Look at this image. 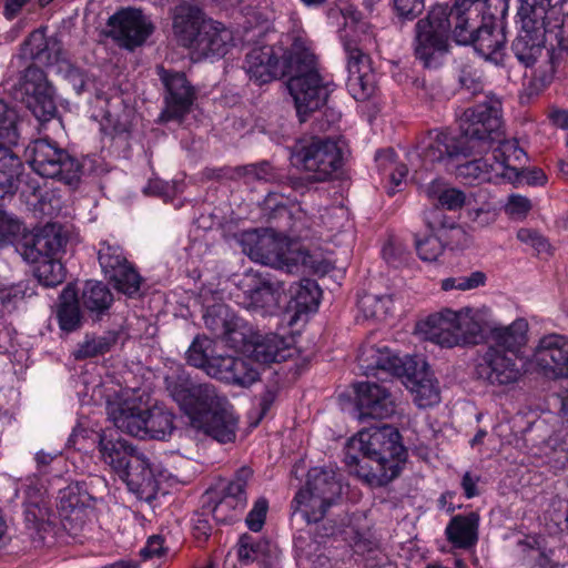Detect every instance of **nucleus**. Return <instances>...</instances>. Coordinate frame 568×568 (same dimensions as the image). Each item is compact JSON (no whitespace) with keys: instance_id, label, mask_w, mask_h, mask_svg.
Returning a JSON list of instances; mask_svg holds the SVG:
<instances>
[{"instance_id":"nucleus-1","label":"nucleus","mask_w":568,"mask_h":568,"mask_svg":"<svg viewBox=\"0 0 568 568\" xmlns=\"http://www.w3.org/2000/svg\"><path fill=\"white\" fill-rule=\"evenodd\" d=\"M357 361L363 374L373 378L354 384L357 418L378 423L347 443L344 462L351 474L371 486H385L390 481V426L382 420L389 416L390 351L386 344L365 345Z\"/></svg>"},{"instance_id":"nucleus-2","label":"nucleus","mask_w":568,"mask_h":568,"mask_svg":"<svg viewBox=\"0 0 568 568\" xmlns=\"http://www.w3.org/2000/svg\"><path fill=\"white\" fill-rule=\"evenodd\" d=\"M480 0H454L452 7L436 4L416 23L415 54L426 68H437L449 49V37L467 45L485 24Z\"/></svg>"},{"instance_id":"nucleus-3","label":"nucleus","mask_w":568,"mask_h":568,"mask_svg":"<svg viewBox=\"0 0 568 568\" xmlns=\"http://www.w3.org/2000/svg\"><path fill=\"white\" fill-rule=\"evenodd\" d=\"M285 77H288L287 88L294 100L297 118L301 123L306 122L325 105L329 90L320 74L315 54L302 38H295L291 44Z\"/></svg>"},{"instance_id":"nucleus-4","label":"nucleus","mask_w":568,"mask_h":568,"mask_svg":"<svg viewBox=\"0 0 568 568\" xmlns=\"http://www.w3.org/2000/svg\"><path fill=\"white\" fill-rule=\"evenodd\" d=\"M98 449L108 464L130 491L141 500L152 503L159 491V480L155 478L146 456L128 440L113 437L105 432L99 435Z\"/></svg>"},{"instance_id":"nucleus-5","label":"nucleus","mask_w":568,"mask_h":568,"mask_svg":"<svg viewBox=\"0 0 568 568\" xmlns=\"http://www.w3.org/2000/svg\"><path fill=\"white\" fill-rule=\"evenodd\" d=\"M341 39L346 53L347 90L356 101H366L376 89L371 57L362 48L372 41L371 24L361 21L346 33H342Z\"/></svg>"},{"instance_id":"nucleus-6","label":"nucleus","mask_w":568,"mask_h":568,"mask_svg":"<svg viewBox=\"0 0 568 568\" xmlns=\"http://www.w3.org/2000/svg\"><path fill=\"white\" fill-rule=\"evenodd\" d=\"M291 162L298 170L308 173L312 182H326L342 169L343 152L332 139L305 136L291 148Z\"/></svg>"},{"instance_id":"nucleus-7","label":"nucleus","mask_w":568,"mask_h":568,"mask_svg":"<svg viewBox=\"0 0 568 568\" xmlns=\"http://www.w3.org/2000/svg\"><path fill=\"white\" fill-rule=\"evenodd\" d=\"M457 135L468 156L488 152L503 136L499 103H480L467 109L459 119Z\"/></svg>"},{"instance_id":"nucleus-8","label":"nucleus","mask_w":568,"mask_h":568,"mask_svg":"<svg viewBox=\"0 0 568 568\" xmlns=\"http://www.w3.org/2000/svg\"><path fill=\"white\" fill-rule=\"evenodd\" d=\"M341 494L342 484L333 470L312 468L307 473L305 488L297 491L292 508L302 511L307 523L317 524Z\"/></svg>"},{"instance_id":"nucleus-9","label":"nucleus","mask_w":568,"mask_h":568,"mask_svg":"<svg viewBox=\"0 0 568 568\" xmlns=\"http://www.w3.org/2000/svg\"><path fill=\"white\" fill-rule=\"evenodd\" d=\"M106 487L99 476L68 485L59 491L58 511L61 524L71 536H78L87 526L90 509L93 508L98 494Z\"/></svg>"},{"instance_id":"nucleus-10","label":"nucleus","mask_w":568,"mask_h":568,"mask_svg":"<svg viewBox=\"0 0 568 568\" xmlns=\"http://www.w3.org/2000/svg\"><path fill=\"white\" fill-rule=\"evenodd\" d=\"M30 165L43 178L57 179L64 184L77 187L82 175V164L65 149L50 139H38L29 148Z\"/></svg>"},{"instance_id":"nucleus-11","label":"nucleus","mask_w":568,"mask_h":568,"mask_svg":"<svg viewBox=\"0 0 568 568\" xmlns=\"http://www.w3.org/2000/svg\"><path fill=\"white\" fill-rule=\"evenodd\" d=\"M393 376L400 378L417 407L425 409L440 403L439 382L423 357L393 355Z\"/></svg>"},{"instance_id":"nucleus-12","label":"nucleus","mask_w":568,"mask_h":568,"mask_svg":"<svg viewBox=\"0 0 568 568\" xmlns=\"http://www.w3.org/2000/svg\"><path fill=\"white\" fill-rule=\"evenodd\" d=\"M517 17L523 28L551 36L562 30L568 0H520Z\"/></svg>"},{"instance_id":"nucleus-13","label":"nucleus","mask_w":568,"mask_h":568,"mask_svg":"<svg viewBox=\"0 0 568 568\" xmlns=\"http://www.w3.org/2000/svg\"><path fill=\"white\" fill-rule=\"evenodd\" d=\"M156 74L164 87L165 108L161 113V120L182 121L196 100V89L183 72L158 65Z\"/></svg>"},{"instance_id":"nucleus-14","label":"nucleus","mask_w":568,"mask_h":568,"mask_svg":"<svg viewBox=\"0 0 568 568\" xmlns=\"http://www.w3.org/2000/svg\"><path fill=\"white\" fill-rule=\"evenodd\" d=\"M20 93L21 102L39 122H49L57 115L54 90L40 68L30 65L24 70Z\"/></svg>"},{"instance_id":"nucleus-15","label":"nucleus","mask_w":568,"mask_h":568,"mask_svg":"<svg viewBox=\"0 0 568 568\" xmlns=\"http://www.w3.org/2000/svg\"><path fill=\"white\" fill-rule=\"evenodd\" d=\"M102 272L119 292L134 297L140 294L143 278L128 261L119 245L102 243L98 252Z\"/></svg>"},{"instance_id":"nucleus-16","label":"nucleus","mask_w":568,"mask_h":568,"mask_svg":"<svg viewBox=\"0 0 568 568\" xmlns=\"http://www.w3.org/2000/svg\"><path fill=\"white\" fill-rule=\"evenodd\" d=\"M241 304L261 314L273 313L277 308L283 291L280 282H274L268 273L248 271L239 283Z\"/></svg>"},{"instance_id":"nucleus-17","label":"nucleus","mask_w":568,"mask_h":568,"mask_svg":"<svg viewBox=\"0 0 568 568\" xmlns=\"http://www.w3.org/2000/svg\"><path fill=\"white\" fill-rule=\"evenodd\" d=\"M487 348L476 366L478 378L494 386L516 383L525 372L526 357Z\"/></svg>"},{"instance_id":"nucleus-18","label":"nucleus","mask_w":568,"mask_h":568,"mask_svg":"<svg viewBox=\"0 0 568 568\" xmlns=\"http://www.w3.org/2000/svg\"><path fill=\"white\" fill-rule=\"evenodd\" d=\"M22 170L19 156L10 148H0V200L16 193ZM20 232V222L0 211V247L12 243Z\"/></svg>"},{"instance_id":"nucleus-19","label":"nucleus","mask_w":568,"mask_h":568,"mask_svg":"<svg viewBox=\"0 0 568 568\" xmlns=\"http://www.w3.org/2000/svg\"><path fill=\"white\" fill-rule=\"evenodd\" d=\"M67 241L60 224L48 223L43 227L22 234L16 248L23 260L36 263L58 255Z\"/></svg>"},{"instance_id":"nucleus-20","label":"nucleus","mask_w":568,"mask_h":568,"mask_svg":"<svg viewBox=\"0 0 568 568\" xmlns=\"http://www.w3.org/2000/svg\"><path fill=\"white\" fill-rule=\"evenodd\" d=\"M241 245L243 252L254 262L274 268H286L288 273L297 267V263L288 256L284 244L273 236L258 235L255 231L246 232L242 235Z\"/></svg>"},{"instance_id":"nucleus-21","label":"nucleus","mask_w":568,"mask_h":568,"mask_svg":"<svg viewBox=\"0 0 568 568\" xmlns=\"http://www.w3.org/2000/svg\"><path fill=\"white\" fill-rule=\"evenodd\" d=\"M290 57L291 47L281 60L272 45L255 47L247 52L243 68L251 80L264 84L286 75Z\"/></svg>"},{"instance_id":"nucleus-22","label":"nucleus","mask_w":568,"mask_h":568,"mask_svg":"<svg viewBox=\"0 0 568 568\" xmlns=\"http://www.w3.org/2000/svg\"><path fill=\"white\" fill-rule=\"evenodd\" d=\"M531 362L546 375L568 378V337L559 334L544 336Z\"/></svg>"},{"instance_id":"nucleus-23","label":"nucleus","mask_w":568,"mask_h":568,"mask_svg":"<svg viewBox=\"0 0 568 568\" xmlns=\"http://www.w3.org/2000/svg\"><path fill=\"white\" fill-rule=\"evenodd\" d=\"M112 33L123 47L141 45L152 33L153 27L139 9L121 10L109 19Z\"/></svg>"},{"instance_id":"nucleus-24","label":"nucleus","mask_w":568,"mask_h":568,"mask_svg":"<svg viewBox=\"0 0 568 568\" xmlns=\"http://www.w3.org/2000/svg\"><path fill=\"white\" fill-rule=\"evenodd\" d=\"M456 315L452 310H443L428 315L416 324V333L424 339L452 348L458 345Z\"/></svg>"},{"instance_id":"nucleus-25","label":"nucleus","mask_w":568,"mask_h":568,"mask_svg":"<svg viewBox=\"0 0 568 568\" xmlns=\"http://www.w3.org/2000/svg\"><path fill=\"white\" fill-rule=\"evenodd\" d=\"M419 156L425 165L445 163L448 165L459 156L467 158L458 135H450L444 132H430L422 142Z\"/></svg>"},{"instance_id":"nucleus-26","label":"nucleus","mask_w":568,"mask_h":568,"mask_svg":"<svg viewBox=\"0 0 568 568\" xmlns=\"http://www.w3.org/2000/svg\"><path fill=\"white\" fill-rule=\"evenodd\" d=\"M467 45H471L486 61L504 65L506 34L494 16L486 18L485 24Z\"/></svg>"},{"instance_id":"nucleus-27","label":"nucleus","mask_w":568,"mask_h":568,"mask_svg":"<svg viewBox=\"0 0 568 568\" xmlns=\"http://www.w3.org/2000/svg\"><path fill=\"white\" fill-rule=\"evenodd\" d=\"M239 419L232 410L230 402L204 416L191 427L221 444L232 443L236 438Z\"/></svg>"},{"instance_id":"nucleus-28","label":"nucleus","mask_w":568,"mask_h":568,"mask_svg":"<svg viewBox=\"0 0 568 568\" xmlns=\"http://www.w3.org/2000/svg\"><path fill=\"white\" fill-rule=\"evenodd\" d=\"M172 19L173 33L178 42L189 49L194 44L202 27L207 20L202 9L191 3L176 6Z\"/></svg>"},{"instance_id":"nucleus-29","label":"nucleus","mask_w":568,"mask_h":568,"mask_svg":"<svg viewBox=\"0 0 568 568\" xmlns=\"http://www.w3.org/2000/svg\"><path fill=\"white\" fill-rule=\"evenodd\" d=\"M227 398L221 395L211 383H199L186 400L182 410L190 419V425L202 420L204 416L220 406L227 404Z\"/></svg>"},{"instance_id":"nucleus-30","label":"nucleus","mask_w":568,"mask_h":568,"mask_svg":"<svg viewBox=\"0 0 568 568\" xmlns=\"http://www.w3.org/2000/svg\"><path fill=\"white\" fill-rule=\"evenodd\" d=\"M544 55L545 59L536 70V78L542 85H547L561 67L568 65V37L562 30L548 36Z\"/></svg>"},{"instance_id":"nucleus-31","label":"nucleus","mask_w":568,"mask_h":568,"mask_svg":"<svg viewBox=\"0 0 568 568\" xmlns=\"http://www.w3.org/2000/svg\"><path fill=\"white\" fill-rule=\"evenodd\" d=\"M145 414L146 408L133 400L112 404L108 412L109 419L119 430L140 439H145Z\"/></svg>"},{"instance_id":"nucleus-32","label":"nucleus","mask_w":568,"mask_h":568,"mask_svg":"<svg viewBox=\"0 0 568 568\" xmlns=\"http://www.w3.org/2000/svg\"><path fill=\"white\" fill-rule=\"evenodd\" d=\"M232 40L233 36L230 29L221 22L207 19L190 49H194L205 57L210 54L224 55Z\"/></svg>"},{"instance_id":"nucleus-33","label":"nucleus","mask_w":568,"mask_h":568,"mask_svg":"<svg viewBox=\"0 0 568 568\" xmlns=\"http://www.w3.org/2000/svg\"><path fill=\"white\" fill-rule=\"evenodd\" d=\"M280 554L277 546L248 534L242 535L237 544V556L244 564L257 561L263 568H277Z\"/></svg>"},{"instance_id":"nucleus-34","label":"nucleus","mask_w":568,"mask_h":568,"mask_svg":"<svg viewBox=\"0 0 568 568\" xmlns=\"http://www.w3.org/2000/svg\"><path fill=\"white\" fill-rule=\"evenodd\" d=\"M528 323L518 318L508 326L496 327L491 331L488 348H499L501 353L524 356L523 348L527 343Z\"/></svg>"},{"instance_id":"nucleus-35","label":"nucleus","mask_w":568,"mask_h":568,"mask_svg":"<svg viewBox=\"0 0 568 568\" xmlns=\"http://www.w3.org/2000/svg\"><path fill=\"white\" fill-rule=\"evenodd\" d=\"M547 41L548 36L539 32L535 34L530 29L520 26L519 33L513 41L511 50L517 60L529 68L544 57Z\"/></svg>"},{"instance_id":"nucleus-36","label":"nucleus","mask_w":568,"mask_h":568,"mask_svg":"<svg viewBox=\"0 0 568 568\" xmlns=\"http://www.w3.org/2000/svg\"><path fill=\"white\" fill-rule=\"evenodd\" d=\"M203 321L205 327L216 338L234 341L233 334L240 326V318L225 304H214L209 306L204 314Z\"/></svg>"},{"instance_id":"nucleus-37","label":"nucleus","mask_w":568,"mask_h":568,"mask_svg":"<svg viewBox=\"0 0 568 568\" xmlns=\"http://www.w3.org/2000/svg\"><path fill=\"white\" fill-rule=\"evenodd\" d=\"M479 515H456L446 527L447 540L456 548L468 549L478 540Z\"/></svg>"},{"instance_id":"nucleus-38","label":"nucleus","mask_w":568,"mask_h":568,"mask_svg":"<svg viewBox=\"0 0 568 568\" xmlns=\"http://www.w3.org/2000/svg\"><path fill=\"white\" fill-rule=\"evenodd\" d=\"M253 355L257 362L281 363L293 355L290 343L277 334H267L254 343Z\"/></svg>"},{"instance_id":"nucleus-39","label":"nucleus","mask_w":568,"mask_h":568,"mask_svg":"<svg viewBox=\"0 0 568 568\" xmlns=\"http://www.w3.org/2000/svg\"><path fill=\"white\" fill-rule=\"evenodd\" d=\"M57 317L60 328L68 333L79 329L82 325L78 293L71 285L65 286L60 294Z\"/></svg>"},{"instance_id":"nucleus-40","label":"nucleus","mask_w":568,"mask_h":568,"mask_svg":"<svg viewBox=\"0 0 568 568\" xmlns=\"http://www.w3.org/2000/svg\"><path fill=\"white\" fill-rule=\"evenodd\" d=\"M83 307L97 318L105 314L113 303V294L102 282L88 281L81 294Z\"/></svg>"},{"instance_id":"nucleus-41","label":"nucleus","mask_w":568,"mask_h":568,"mask_svg":"<svg viewBox=\"0 0 568 568\" xmlns=\"http://www.w3.org/2000/svg\"><path fill=\"white\" fill-rule=\"evenodd\" d=\"M120 337V331H108L99 336H85V339L74 349L73 357L77 361H83L104 355L119 343Z\"/></svg>"},{"instance_id":"nucleus-42","label":"nucleus","mask_w":568,"mask_h":568,"mask_svg":"<svg viewBox=\"0 0 568 568\" xmlns=\"http://www.w3.org/2000/svg\"><path fill=\"white\" fill-rule=\"evenodd\" d=\"M495 144L497 146L494 145L490 149L493 150L491 160L495 164L496 173L505 179L510 169H516V166L511 165V161L520 162L526 156V153L519 148L516 140H506L504 133L501 140L496 141Z\"/></svg>"},{"instance_id":"nucleus-43","label":"nucleus","mask_w":568,"mask_h":568,"mask_svg":"<svg viewBox=\"0 0 568 568\" xmlns=\"http://www.w3.org/2000/svg\"><path fill=\"white\" fill-rule=\"evenodd\" d=\"M144 418L145 439H164L174 429V415L162 406L146 408Z\"/></svg>"},{"instance_id":"nucleus-44","label":"nucleus","mask_w":568,"mask_h":568,"mask_svg":"<svg viewBox=\"0 0 568 568\" xmlns=\"http://www.w3.org/2000/svg\"><path fill=\"white\" fill-rule=\"evenodd\" d=\"M456 175L469 183L474 181L491 182L495 179L500 178V175L496 173L491 158H479L457 164Z\"/></svg>"},{"instance_id":"nucleus-45","label":"nucleus","mask_w":568,"mask_h":568,"mask_svg":"<svg viewBox=\"0 0 568 568\" xmlns=\"http://www.w3.org/2000/svg\"><path fill=\"white\" fill-rule=\"evenodd\" d=\"M199 383H194L190 375L183 369H175L164 377L165 389L180 408L184 406L190 398L193 388Z\"/></svg>"},{"instance_id":"nucleus-46","label":"nucleus","mask_w":568,"mask_h":568,"mask_svg":"<svg viewBox=\"0 0 568 568\" xmlns=\"http://www.w3.org/2000/svg\"><path fill=\"white\" fill-rule=\"evenodd\" d=\"M19 115L17 110L0 100V148H10L19 141Z\"/></svg>"},{"instance_id":"nucleus-47","label":"nucleus","mask_w":568,"mask_h":568,"mask_svg":"<svg viewBox=\"0 0 568 568\" xmlns=\"http://www.w3.org/2000/svg\"><path fill=\"white\" fill-rule=\"evenodd\" d=\"M439 227L436 233H432L424 239L416 240V250L419 257L427 262H435L443 254L445 245L443 243L444 232L447 227L444 221H439ZM429 227L435 231L434 223L429 222Z\"/></svg>"},{"instance_id":"nucleus-48","label":"nucleus","mask_w":568,"mask_h":568,"mask_svg":"<svg viewBox=\"0 0 568 568\" xmlns=\"http://www.w3.org/2000/svg\"><path fill=\"white\" fill-rule=\"evenodd\" d=\"M427 196L436 200L438 205L447 210H458L463 207L466 195L463 191L455 187H447L440 181H433L426 189Z\"/></svg>"},{"instance_id":"nucleus-49","label":"nucleus","mask_w":568,"mask_h":568,"mask_svg":"<svg viewBox=\"0 0 568 568\" xmlns=\"http://www.w3.org/2000/svg\"><path fill=\"white\" fill-rule=\"evenodd\" d=\"M214 342L205 335H197L185 353L186 363L203 372L209 366L211 357H214Z\"/></svg>"},{"instance_id":"nucleus-50","label":"nucleus","mask_w":568,"mask_h":568,"mask_svg":"<svg viewBox=\"0 0 568 568\" xmlns=\"http://www.w3.org/2000/svg\"><path fill=\"white\" fill-rule=\"evenodd\" d=\"M295 306L303 311L315 310L320 304L321 290L317 283L311 278H303L291 287Z\"/></svg>"},{"instance_id":"nucleus-51","label":"nucleus","mask_w":568,"mask_h":568,"mask_svg":"<svg viewBox=\"0 0 568 568\" xmlns=\"http://www.w3.org/2000/svg\"><path fill=\"white\" fill-rule=\"evenodd\" d=\"M253 471L248 467H241L234 477L222 489L221 496L232 499L235 505L245 508L247 504L246 486Z\"/></svg>"},{"instance_id":"nucleus-52","label":"nucleus","mask_w":568,"mask_h":568,"mask_svg":"<svg viewBox=\"0 0 568 568\" xmlns=\"http://www.w3.org/2000/svg\"><path fill=\"white\" fill-rule=\"evenodd\" d=\"M33 273L40 284L45 287H53L64 281V268L60 261L54 257L37 262Z\"/></svg>"},{"instance_id":"nucleus-53","label":"nucleus","mask_w":568,"mask_h":568,"mask_svg":"<svg viewBox=\"0 0 568 568\" xmlns=\"http://www.w3.org/2000/svg\"><path fill=\"white\" fill-rule=\"evenodd\" d=\"M50 43L42 31L36 30L24 41L23 50L32 60L51 63Z\"/></svg>"},{"instance_id":"nucleus-54","label":"nucleus","mask_w":568,"mask_h":568,"mask_svg":"<svg viewBox=\"0 0 568 568\" xmlns=\"http://www.w3.org/2000/svg\"><path fill=\"white\" fill-rule=\"evenodd\" d=\"M471 310L466 308L459 312H455L456 315V324H457V334L458 336V345L476 343L477 337L480 336L481 327L480 324L473 318L470 315Z\"/></svg>"},{"instance_id":"nucleus-55","label":"nucleus","mask_w":568,"mask_h":568,"mask_svg":"<svg viewBox=\"0 0 568 568\" xmlns=\"http://www.w3.org/2000/svg\"><path fill=\"white\" fill-rule=\"evenodd\" d=\"M237 179H244L245 183L273 182L276 173L268 162L237 166Z\"/></svg>"},{"instance_id":"nucleus-56","label":"nucleus","mask_w":568,"mask_h":568,"mask_svg":"<svg viewBox=\"0 0 568 568\" xmlns=\"http://www.w3.org/2000/svg\"><path fill=\"white\" fill-rule=\"evenodd\" d=\"M390 296H379L373 294L363 295L357 305L367 318L386 320L387 317V303Z\"/></svg>"},{"instance_id":"nucleus-57","label":"nucleus","mask_w":568,"mask_h":568,"mask_svg":"<svg viewBox=\"0 0 568 568\" xmlns=\"http://www.w3.org/2000/svg\"><path fill=\"white\" fill-rule=\"evenodd\" d=\"M245 508L235 505L232 499H226L223 496L207 510L212 514L214 520L219 524H231L239 518Z\"/></svg>"},{"instance_id":"nucleus-58","label":"nucleus","mask_w":568,"mask_h":568,"mask_svg":"<svg viewBox=\"0 0 568 568\" xmlns=\"http://www.w3.org/2000/svg\"><path fill=\"white\" fill-rule=\"evenodd\" d=\"M232 377L227 379L226 384L237 385L242 387L251 386L258 379V371L253 364L243 358H236L232 369Z\"/></svg>"},{"instance_id":"nucleus-59","label":"nucleus","mask_w":568,"mask_h":568,"mask_svg":"<svg viewBox=\"0 0 568 568\" xmlns=\"http://www.w3.org/2000/svg\"><path fill=\"white\" fill-rule=\"evenodd\" d=\"M236 358L231 355H215L211 357V362L204 373L212 378L226 383L233 376L232 369Z\"/></svg>"},{"instance_id":"nucleus-60","label":"nucleus","mask_w":568,"mask_h":568,"mask_svg":"<svg viewBox=\"0 0 568 568\" xmlns=\"http://www.w3.org/2000/svg\"><path fill=\"white\" fill-rule=\"evenodd\" d=\"M486 275L480 271L473 272L468 276L448 277L442 281L444 291L460 290L468 291L485 284Z\"/></svg>"},{"instance_id":"nucleus-61","label":"nucleus","mask_w":568,"mask_h":568,"mask_svg":"<svg viewBox=\"0 0 568 568\" xmlns=\"http://www.w3.org/2000/svg\"><path fill=\"white\" fill-rule=\"evenodd\" d=\"M511 183L527 184V185H542L547 181V176L541 169H510L505 178Z\"/></svg>"},{"instance_id":"nucleus-62","label":"nucleus","mask_w":568,"mask_h":568,"mask_svg":"<svg viewBox=\"0 0 568 568\" xmlns=\"http://www.w3.org/2000/svg\"><path fill=\"white\" fill-rule=\"evenodd\" d=\"M393 8L399 22L415 20L425 9L424 0H393Z\"/></svg>"},{"instance_id":"nucleus-63","label":"nucleus","mask_w":568,"mask_h":568,"mask_svg":"<svg viewBox=\"0 0 568 568\" xmlns=\"http://www.w3.org/2000/svg\"><path fill=\"white\" fill-rule=\"evenodd\" d=\"M267 509L268 503L265 498H260L254 503L253 508L247 514L245 519V523L250 530L257 532L263 528Z\"/></svg>"},{"instance_id":"nucleus-64","label":"nucleus","mask_w":568,"mask_h":568,"mask_svg":"<svg viewBox=\"0 0 568 568\" xmlns=\"http://www.w3.org/2000/svg\"><path fill=\"white\" fill-rule=\"evenodd\" d=\"M458 82L460 84V88L471 95H476L483 90V83L480 81V78L477 77L476 73L473 72L469 67H464L460 70Z\"/></svg>"}]
</instances>
